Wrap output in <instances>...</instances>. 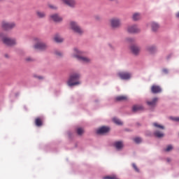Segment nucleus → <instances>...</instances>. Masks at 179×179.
Returning <instances> with one entry per match:
<instances>
[{
    "instance_id": "f3484780",
    "label": "nucleus",
    "mask_w": 179,
    "mask_h": 179,
    "mask_svg": "<svg viewBox=\"0 0 179 179\" xmlns=\"http://www.w3.org/2000/svg\"><path fill=\"white\" fill-rule=\"evenodd\" d=\"M115 101H127L128 100V96L125 95L117 96L115 99Z\"/></svg>"
},
{
    "instance_id": "e433bc0d",
    "label": "nucleus",
    "mask_w": 179,
    "mask_h": 179,
    "mask_svg": "<svg viewBox=\"0 0 179 179\" xmlns=\"http://www.w3.org/2000/svg\"><path fill=\"white\" fill-rule=\"evenodd\" d=\"M26 61H27L28 62H30V61H33V59H31V57H27L26 59Z\"/></svg>"
},
{
    "instance_id": "f03ea898",
    "label": "nucleus",
    "mask_w": 179,
    "mask_h": 179,
    "mask_svg": "<svg viewBox=\"0 0 179 179\" xmlns=\"http://www.w3.org/2000/svg\"><path fill=\"white\" fill-rule=\"evenodd\" d=\"M74 52L75 53L73 55V57L74 58H77L78 61L84 62V64H87L88 62H90V59L85 57H81L79 55L80 54H82V52H80V51H79V50H78L77 48L74 49Z\"/></svg>"
},
{
    "instance_id": "412c9836",
    "label": "nucleus",
    "mask_w": 179,
    "mask_h": 179,
    "mask_svg": "<svg viewBox=\"0 0 179 179\" xmlns=\"http://www.w3.org/2000/svg\"><path fill=\"white\" fill-rule=\"evenodd\" d=\"M36 16L39 17V19H43V17H45V13L40 10L36 11Z\"/></svg>"
},
{
    "instance_id": "72a5a7b5",
    "label": "nucleus",
    "mask_w": 179,
    "mask_h": 179,
    "mask_svg": "<svg viewBox=\"0 0 179 179\" xmlns=\"http://www.w3.org/2000/svg\"><path fill=\"white\" fill-rule=\"evenodd\" d=\"M49 8H50V9H57V6L52 5H49Z\"/></svg>"
},
{
    "instance_id": "f8f14e48",
    "label": "nucleus",
    "mask_w": 179,
    "mask_h": 179,
    "mask_svg": "<svg viewBox=\"0 0 179 179\" xmlns=\"http://www.w3.org/2000/svg\"><path fill=\"white\" fill-rule=\"evenodd\" d=\"M108 131H110V127H100L97 131L96 133L99 135H101L103 134H107V132H108Z\"/></svg>"
},
{
    "instance_id": "6e6552de",
    "label": "nucleus",
    "mask_w": 179,
    "mask_h": 179,
    "mask_svg": "<svg viewBox=\"0 0 179 179\" xmlns=\"http://www.w3.org/2000/svg\"><path fill=\"white\" fill-rule=\"evenodd\" d=\"M2 41L6 45H15V44H16V40L10 38L4 37L3 38Z\"/></svg>"
},
{
    "instance_id": "2f4dec72",
    "label": "nucleus",
    "mask_w": 179,
    "mask_h": 179,
    "mask_svg": "<svg viewBox=\"0 0 179 179\" xmlns=\"http://www.w3.org/2000/svg\"><path fill=\"white\" fill-rule=\"evenodd\" d=\"M55 55H57V57H62V52H59V51H58V50H56V51L55 52Z\"/></svg>"
},
{
    "instance_id": "cd10ccee",
    "label": "nucleus",
    "mask_w": 179,
    "mask_h": 179,
    "mask_svg": "<svg viewBox=\"0 0 179 179\" xmlns=\"http://www.w3.org/2000/svg\"><path fill=\"white\" fill-rule=\"evenodd\" d=\"M134 141L136 143H141V142H142V138L141 137H136L134 138Z\"/></svg>"
},
{
    "instance_id": "393cba45",
    "label": "nucleus",
    "mask_w": 179,
    "mask_h": 179,
    "mask_svg": "<svg viewBox=\"0 0 179 179\" xmlns=\"http://www.w3.org/2000/svg\"><path fill=\"white\" fill-rule=\"evenodd\" d=\"M141 16L139 13H136L133 15V20H139V19H141Z\"/></svg>"
},
{
    "instance_id": "423d86ee",
    "label": "nucleus",
    "mask_w": 179,
    "mask_h": 179,
    "mask_svg": "<svg viewBox=\"0 0 179 179\" xmlns=\"http://www.w3.org/2000/svg\"><path fill=\"white\" fill-rule=\"evenodd\" d=\"M117 76L122 80H128V79H131V76H132L131 73H128L127 71L120 72V73H117Z\"/></svg>"
},
{
    "instance_id": "f704fd0d",
    "label": "nucleus",
    "mask_w": 179,
    "mask_h": 179,
    "mask_svg": "<svg viewBox=\"0 0 179 179\" xmlns=\"http://www.w3.org/2000/svg\"><path fill=\"white\" fill-rule=\"evenodd\" d=\"M172 120L173 121H176L177 122H179V117H173Z\"/></svg>"
},
{
    "instance_id": "dca6fc26",
    "label": "nucleus",
    "mask_w": 179,
    "mask_h": 179,
    "mask_svg": "<svg viewBox=\"0 0 179 179\" xmlns=\"http://www.w3.org/2000/svg\"><path fill=\"white\" fill-rule=\"evenodd\" d=\"M50 18L54 22H62V17H61L58 14H53L50 15Z\"/></svg>"
},
{
    "instance_id": "58836bf2",
    "label": "nucleus",
    "mask_w": 179,
    "mask_h": 179,
    "mask_svg": "<svg viewBox=\"0 0 179 179\" xmlns=\"http://www.w3.org/2000/svg\"><path fill=\"white\" fill-rule=\"evenodd\" d=\"M38 78L39 79H43V78L41 77V76H38Z\"/></svg>"
},
{
    "instance_id": "0eeeda50",
    "label": "nucleus",
    "mask_w": 179,
    "mask_h": 179,
    "mask_svg": "<svg viewBox=\"0 0 179 179\" xmlns=\"http://www.w3.org/2000/svg\"><path fill=\"white\" fill-rule=\"evenodd\" d=\"M110 26L113 29H117L121 26V20L118 18H113L110 20Z\"/></svg>"
},
{
    "instance_id": "1a4fd4ad",
    "label": "nucleus",
    "mask_w": 179,
    "mask_h": 179,
    "mask_svg": "<svg viewBox=\"0 0 179 179\" xmlns=\"http://www.w3.org/2000/svg\"><path fill=\"white\" fill-rule=\"evenodd\" d=\"M127 31L129 33H139L141 29H139L136 25H131L128 27Z\"/></svg>"
},
{
    "instance_id": "ea45409f",
    "label": "nucleus",
    "mask_w": 179,
    "mask_h": 179,
    "mask_svg": "<svg viewBox=\"0 0 179 179\" xmlns=\"http://www.w3.org/2000/svg\"><path fill=\"white\" fill-rule=\"evenodd\" d=\"M128 41H132V39L131 38H129Z\"/></svg>"
},
{
    "instance_id": "20e7f679",
    "label": "nucleus",
    "mask_w": 179,
    "mask_h": 179,
    "mask_svg": "<svg viewBox=\"0 0 179 179\" xmlns=\"http://www.w3.org/2000/svg\"><path fill=\"white\" fill-rule=\"evenodd\" d=\"M16 27V24L15 22H8L6 21H3L1 22V29L3 30H12Z\"/></svg>"
},
{
    "instance_id": "7c9ffc66",
    "label": "nucleus",
    "mask_w": 179,
    "mask_h": 179,
    "mask_svg": "<svg viewBox=\"0 0 179 179\" xmlns=\"http://www.w3.org/2000/svg\"><path fill=\"white\" fill-rule=\"evenodd\" d=\"M170 150H173V145H168L165 149V152H170Z\"/></svg>"
},
{
    "instance_id": "bb28decb",
    "label": "nucleus",
    "mask_w": 179,
    "mask_h": 179,
    "mask_svg": "<svg viewBox=\"0 0 179 179\" xmlns=\"http://www.w3.org/2000/svg\"><path fill=\"white\" fill-rule=\"evenodd\" d=\"M153 126L155 127V128H158L159 129H164V127L161 125V124H159L158 123H153Z\"/></svg>"
},
{
    "instance_id": "6ab92c4d",
    "label": "nucleus",
    "mask_w": 179,
    "mask_h": 179,
    "mask_svg": "<svg viewBox=\"0 0 179 179\" xmlns=\"http://www.w3.org/2000/svg\"><path fill=\"white\" fill-rule=\"evenodd\" d=\"M146 51L150 54H154L156 52V47L153 45L148 46L146 48Z\"/></svg>"
},
{
    "instance_id": "a878e982",
    "label": "nucleus",
    "mask_w": 179,
    "mask_h": 179,
    "mask_svg": "<svg viewBox=\"0 0 179 179\" xmlns=\"http://www.w3.org/2000/svg\"><path fill=\"white\" fill-rule=\"evenodd\" d=\"M113 122H115V124H116L117 125H122V122H121V120H120V119H117L116 117H114L113 119Z\"/></svg>"
},
{
    "instance_id": "39448f33",
    "label": "nucleus",
    "mask_w": 179,
    "mask_h": 179,
    "mask_svg": "<svg viewBox=\"0 0 179 179\" xmlns=\"http://www.w3.org/2000/svg\"><path fill=\"white\" fill-rule=\"evenodd\" d=\"M70 26L75 33H77L78 34H83V29H80V27H79L77 22L71 21L70 22Z\"/></svg>"
},
{
    "instance_id": "a19ab883",
    "label": "nucleus",
    "mask_w": 179,
    "mask_h": 179,
    "mask_svg": "<svg viewBox=\"0 0 179 179\" xmlns=\"http://www.w3.org/2000/svg\"><path fill=\"white\" fill-rule=\"evenodd\" d=\"M2 36V35L0 34V37H1Z\"/></svg>"
},
{
    "instance_id": "c9c22d12",
    "label": "nucleus",
    "mask_w": 179,
    "mask_h": 179,
    "mask_svg": "<svg viewBox=\"0 0 179 179\" xmlns=\"http://www.w3.org/2000/svg\"><path fill=\"white\" fill-rule=\"evenodd\" d=\"M162 71L164 73H169V70L167 69H164Z\"/></svg>"
},
{
    "instance_id": "4468645a",
    "label": "nucleus",
    "mask_w": 179,
    "mask_h": 179,
    "mask_svg": "<svg viewBox=\"0 0 179 179\" xmlns=\"http://www.w3.org/2000/svg\"><path fill=\"white\" fill-rule=\"evenodd\" d=\"M157 101H159V98L155 97L152 99V101H148L147 104L149 106V107H156V105L157 104Z\"/></svg>"
},
{
    "instance_id": "aec40b11",
    "label": "nucleus",
    "mask_w": 179,
    "mask_h": 179,
    "mask_svg": "<svg viewBox=\"0 0 179 179\" xmlns=\"http://www.w3.org/2000/svg\"><path fill=\"white\" fill-rule=\"evenodd\" d=\"M35 124L36 125V127H42V125H43V118L36 117L35 119Z\"/></svg>"
},
{
    "instance_id": "4c0bfd02",
    "label": "nucleus",
    "mask_w": 179,
    "mask_h": 179,
    "mask_svg": "<svg viewBox=\"0 0 179 179\" xmlns=\"http://www.w3.org/2000/svg\"><path fill=\"white\" fill-rule=\"evenodd\" d=\"M176 17H179V13L176 14Z\"/></svg>"
},
{
    "instance_id": "ddd939ff",
    "label": "nucleus",
    "mask_w": 179,
    "mask_h": 179,
    "mask_svg": "<svg viewBox=\"0 0 179 179\" xmlns=\"http://www.w3.org/2000/svg\"><path fill=\"white\" fill-rule=\"evenodd\" d=\"M151 92L152 93H154V94L162 93V87L159 85H152L151 87Z\"/></svg>"
},
{
    "instance_id": "2eb2a0df",
    "label": "nucleus",
    "mask_w": 179,
    "mask_h": 179,
    "mask_svg": "<svg viewBox=\"0 0 179 179\" xmlns=\"http://www.w3.org/2000/svg\"><path fill=\"white\" fill-rule=\"evenodd\" d=\"M113 146L115 147L117 150H121V149H122V148H124V143L122 141H115L113 143Z\"/></svg>"
},
{
    "instance_id": "9d476101",
    "label": "nucleus",
    "mask_w": 179,
    "mask_h": 179,
    "mask_svg": "<svg viewBox=\"0 0 179 179\" xmlns=\"http://www.w3.org/2000/svg\"><path fill=\"white\" fill-rule=\"evenodd\" d=\"M64 3L70 8H75L76 6V1L75 0H62Z\"/></svg>"
},
{
    "instance_id": "a211bd4d",
    "label": "nucleus",
    "mask_w": 179,
    "mask_h": 179,
    "mask_svg": "<svg viewBox=\"0 0 179 179\" xmlns=\"http://www.w3.org/2000/svg\"><path fill=\"white\" fill-rule=\"evenodd\" d=\"M143 110V106L141 105H134L132 107V111L134 113H138V111H142Z\"/></svg>"
},
{
    "instance_id": "b1692460",
    "label": "nucleus",
    "mask_w": 179,
    "mask_h": 179,
    "mask_svg": "<svg viewBox=\"0 0 179 179\" xmlns=\"http://www.w3.org/2000/svg\"><path fill=\"white\" fill-rule=\"evenodd\" d=\"M155 136H156L157 138H163V136H164V134H163V132L160 131H156L154 133Z\"/></svg>"
},
{
    "instance_id": "c85d7f7f",
    "label": "nucleus",
    "mask_w": 179,
    "mask_h": 179,
    "mask_svg": "<svg viewBox=\"0 0 179 179\" xmlns=\"http://www.w3.org/2000/svg\"><path fill=\"white\" fill-rule=\"evenodd\" d=\"M83 132H84L83 129H82L80 127L77 129L78 135H83Z\"/></svg>"
},
{
    "instance_id": "f257e3e1",
    "label": "nucleus",
    "mask_w": 179,
    "mask_h": 179,
    "mask_svg": "<svg viewBox=\"0 0 179 179\" xmlns=\"http://www.w3.org/2000/svg\"><path fill=\"white\" fill-rule=\"evenodd\" d=\"M80 78V75L79 73H73L70 75L69 80L67 81L68 86L72 87V86H76V85H80V82H79V78Z\"/></svg>"
},
{
    "instance_id": "79ce46f5",
    "label": "nucleus",
    "mask_w": 179,
    "mask_h": 179,
    "mask_svg": "<svg viewBox=\"0 0 179 179\" xmlns=\"http://www.w3.org/2000/svg\"><path fill=\"white\" fill-rule=\"evenodd\" d=\"M110 1H113V0H110Z\"/></svg>"
},
{
    "instance_id": "9b49d317",
    "label": "nucleus",
    "mask_w": 179,
    "mask_h": 179,
    "mask_svg": "<svg viewBox=\"0 0 179 179\" xmlns=\"http://www.w3.org/2000/svg\"><path fill=\"white\" fill-rule=\"evenodd\" d=\"M131 51L134 55H138V54L141 52V48H139L138 45H133L131 46Z\"/></svg>"
},
{
    "instance_id": "c756f323",
    "label": "nucleus",
    "mask_w": 179,
    "mask_h": 179,
    "mask_svg": "<svg viewBox=\"0 0 179 179\" xmlns=\"http://www.w3.org/2000/svg\"><path fill=\"white\" fill-rule=\"evenodd\" d=\"M103 179H120L116 176H106Z\"/></svg>"
},
{
    "instance_id": "4be33fe9",
    "label": "nucleus",
    "mask_w": 179,
    "mask_h": 179,
    "mask_svg": "<svg viewBox=\"0 0 179 179\" xmlns=\"http://www.w3.org/2000/svg\"><path fill=\"white\" fill-rule=\"evenodd\" d=\"M54 40L56 43H62L64 41V38L59 35L55 36Z\"/></svg>"
},
{
    "instance_id": "5701e85b",
    "label": "nucleus",
    "mask_w": 179,
    "mask_h": 179,
    "mask_svg": "<svg viewBox=\"0 0 179 179\" xmlns=\"http://www.w3.org/2000/svg\"><path fill=\"white\" fill-rule=\"evenodd\" d=\"M151 27L153 31H156L157 30L159 29V24L156 22H152Z\"/></svg>"
},
{
    "instance_id": "473e14b6",
    "label": "nucleus",
    "mask_w": 179,
    "mask_h": 179,
    "mask_svg": "<svg viewBox=\"0 0 179 179\" xmlns=\"http://www.w3.org/2000/svg\"><path fill=\"white\" fill-rule=\"evenodd\" d=\"M132 167L134 169L135 171H136L137 173H139V169H138V166H136V164H133Z\"/></svg>"
},
{
    "instance_id": "7ed1b4c3",
    "label": "nucleus",
    "mask_w": 179,
    "mask_h": 179,
    "mask_svg": "<svg viewBox=\"0 0 179 179\" xmlns=\"http://www.w3.org/2000/svg\"><path fill=\"white\" fill-rule=\"evenodd\" d=\"M34 41H36V44L34 45V48L36 50H40L41 51H44V50H47V45L43 42L38 38H34Z\"/></svg>"
}]
</instances>
